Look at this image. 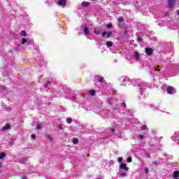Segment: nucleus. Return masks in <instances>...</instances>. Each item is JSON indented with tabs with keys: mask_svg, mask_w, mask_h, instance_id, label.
<instances>
[{
	"mask_svg": "<svg viewBox=\"0 0 179 179\" xmlns=\"http://www.w3.org/2000/svg\"><path fill=\"white\" fill-rule=\"evenodd\" d=\"M123 86H127V85H134V86H138L141 96H146V87H149V84L147 83H143L141 80H130L127 78L123 80L122 83Z\"/></svg>",
	"mask_w": 179,
	"mask_h": 179,
	"instance_id": "f257e3e1",
	"label": "nucleus"
},
{
	"mask_svg": "<svg viewBox=\"0 0 179 179\" xmlns=\"http://www.w3.org/2000/svg\"><path fill=\"white\" fill-rule=\"evenodd\" d=\"M131 59H134L136 62L141 59V54H139L138 52H133V53L131 55Z\"/></svg>",
	"mask_w": 179,
	"mask_h": 179,
	"instance_id": "f03ea898",
	"label": "nucleus"
},
{
	"mask_svg": "<svg viewBox=\"0 0 179 179\" xmlns=\"http://www.w3.org/2000/svg\"><path fill=\"white\" fill-rule=\"evenodd\" d=\"M171 139L174 142H178V143L179 144V131H177L175 134H173V136H171Z\"/></svg>",
	"mask_w": 179,
	"mask_h": 179,
	"instance_id": "7ed1b4c3",
	"label": "nucleus"
},
{
	"mask_svg": "<svg viewBox=\"0 0 179 179\" xmlns=\"http://www.w3.org/2000/svg\"><path fill=\"white\" fill-rule=\"evenodd\" d=\"M81 29H83L84 34L85 36H89L90 34V31H89V27L86 25V24H84L82 27Z\"/></svg>",
	"mask_w": 179,
	"mask_h": 179,
	"instance_id": "20e7f679",
	"label": "nucleus"
},
{
	"mask_svg": "<svg viewBox=\"0 0 179 179\" xmlns=\"http://www.w3.org/2000/svg\"><path fill=\"white\" fill-rule=\"evenodd\" d=\"M166 92L168 94H174V93H176V90L174 87L169 86L167 87Z\"/></svg>",
	"mask_w": 179,
	"mask_h": 179,
	"instance_id": "39448f33",
	"label": "nucleus"
},
{
	"mask_svg": "<svg viewBox=\"0 0 179 179\" xmlns=\"http://www.w3.org/2000/svg\"><path fill=\"white\" fill-rule=\"evenodd\" d=\"M57 5L59 6H65L66 5V0H58Z\"/></svg>",
	"mask_w": 179,
	"mask_h": 179,
	"instance_id": "423d86ee",
	"label": "nucleus"
},
{
	"mask_svg": "<svg viewBox=\"0 0 179 179\" xmlns=\"http://www.w3.org/2000/svg\"><path fill=\"white\" fill-rule=\"evenodd\" d=\"M145 54L147 55H152L153 54V50L150 48H145Z\"/></svg>",
	"mask_w": 179,
	"mask_h": 179,
	"instance_id": "0eeeda50",
	"label": "nucleus"
},
{
	"mask_svg": "<svg viewBox=\"0 0 179 179\" xmlns=\"http://www.w3.org/2000/svg\"><path fill=\"white\" fill-rule=\"evenodd\" d=\"M114 132H115V129L114 128L108 129L106 130V134H108V136H110L111 134H114Z\"/></svg>",
	"mask_w": 179,
	"mask_h": 179,
	"instance_id": "6e6552de",
	"label": "nucleus"
},
{
	"mask_svg": "<svg viewBox=\"0 0 179 179\" xmlns=\"http://www.w3.org/2000/svg\"><path fill=\"white\" fill-rule=\"evenodd\" d=\"M169 7L173 8L176 3V0H168Z\"/></svg>",
	"mask_w": 179,
	"mask_h": 179,
	"instance_id": "1a4fd4ad",
	"label": "nucleus"
},
{
	"mask_svg": "<svg viewBox=\"0 0 179 179\" xmlns=\"http://www.w3.org/2000/svg\"><path fill=\"white\" fill-rule=\"evenodd\" d=\"M120 169H122V170H126V171H128V166H127V165L125 164H121L120 166Z\"/></svg>",
	"mask_w": 179,
	"mask_h": 179,
	"instance_id": "9d476101",
	"label": "nucleus"
},
{
	"mask_svg": "<svg viewBox=\"0 0 179 179\" xmlns=\"http://www.w3.org/2000/svg\"><path fill=\"white\" fill-rule=\"evenodd\" d=\"M179 177V171H176L173 172V178H178Z\"/></svg>",
	"mask_w": 179,
	"mask_h": 179,
	"instance_id": "9b49d317",
	"label": "nucleus"
},
{
	"mask_svg": "<svg viewBox=\"0 0 179 179\" xmlns=\"http://www.w3.org/2000/svg\"><path fill=\"white\" fill-rule=\"evenodd\" d=\"M10 128V125L9 124H6L4 127H3L2 129L3 131H6Z\"/></svg>",
	"mask_w": 179,
	"mask_h": 179,
	"instance_id": "f8f14e48",
	"label": "nucleus"
},
{
	"mask_svg": "<svg viewBox=\"0 0 179 179\" xmlns=\"http://www.w3.org/2000/svg\"><path fill=\"white\" fill-rule=\"evenodd\" d=\"M94 33L95 34H96L97 36H99V34H100V29H98V28H95V29H94Z\"/></svg>",
	"mask_w": 179,
	"mask_h": 179,
	"instance_id": "ddd939ff",
	"label": "nucleus"
},
{
	"mask_svg": "<svg viewBox=\"0 0 179 179\" xmlns=\"http://www.w3.org/2000/svg\"><path fill=\"white\" fill-rule=\"evenodd\" d=\"M73 143L74 145H78V143H79V140H78L76 138H73Z\"/></svg>",
	"mask_w": 179,
	"mask_h": 179,
	"instance_id": "4468645a",
	"label": "nucleus"
},
{
	"mask_svg": "<svg viewBox=\"0 0 179 179\" xmlns=\"http://www.w3.org/2000/svg\"><path fill=\"white\" fill-rule=\"evenodd\" d=\"M6 156V154H5V152H1L0 153V159H5Z\"/></svg>",
	"mask_w": 179,
	"mask_h": 179,
	"instance_id": "2eb2a0df",
	"label": "nucleus"
},
{
	"mask_svg": "<svg viewBox=\"0 0 179 179\" xmlns=\"http://www.w3.org/2000/svg\"><path fill=\"white\" fill-rule=\"evenodd\" d=\"M43 129V124H38L37 126H36V129Z\"/></svg>",
	"mask_w": 179,
	"mask_h": 179,
	"instance_id": "dca6fc26",
	"label": "nucleus"
},
{
	"mask_svg": "<svg viewBox=\"0 0 179 179\" xmlns=\"http://www.w3.org/2000/svg\"><path fill=\"white\" fill-rule=\"evenodd\" d=\"M106 45H107V47H108V48L113 47V42H111V41H108V42H106Z\"/></svg>",
	"mask_w": 179,
	"mask_h": 179,
	"instance_id": "f3484780",
	"label": "nucleus"
},
{
	"mask_svg": "<svg viewBox=\"0 0 179 179\" xmlns=\"http://www.w3.org/2000/svg\"><path fill=\"white\" fill-rule=\"evenodd\" d=\"M20 34L22 37H26L27 34H26V31H21Z\"/></svg>",
	"mask_w": 179,
	"mask_h": 179,
	"instance_id": "a211bd4d",
	"label": "nucleus"
},
{
	"mask_svg": "<svg viewBox=\"0 0 179 179\" xmlns=\"http://www.w3.org/2000/svg\"><path fill=\"white\" fill-rule=\"evenodd\" d=\"M66 122L67 124H71L72 123V119L71 117L66 118Z\"/></svg>",
	"mask_w": 179,
	"mask_h": 179,
	"instance_id": "6ab92c4d",
	"label": "nucleus"
},
{
	"mask_svg": "<svg viewBox=\"0 0 179 179\" xmlns=\"http://www.w3.org/2000/svg\"><path fill=\"white\" fill-rule=\"evenodd\" d=\"M117 20L119 23H122V22H124V18L122 17H120L117 18Z\"/></svg>",
	"mask_w": 179,
	"mask_h": 179,
	"instance_id": "aec40b11",
	"label": "nucleus"
},
{
	"mask_svg": "<svg viewBox=\"0 0 179 179\" xmlns=\"http://www.w3.org/2000/svg\"><path fill=\"white\" fill-rule=\"evenodd\" d=\"M158 24L160 27H163L164 26V21H159Z\"/></svg>",
	"mask_w": 179,
	"mask_h": 179,
	"instance_id": "412c9836",
	"label": "nucleus"
},
{
	"mask_svg": "<svg viewBox=\"0 0 179 179\" xmlns=\"http://www.w3.org/2000/svg\"><path fill=\"white\" fill-rule=\"evenodd\" d=\"M96 93V91L94 90H92L90 91V94L91 96H94V94Z\"/></svg>",
	"mask_w": 179,
	"mask_h": 179,
	"instance_id": "4be33fe9",
	"label": "nucleus"
},
{
	"mask_svg": "<svg viewBox=\"0 0 179 179\" xmlns=\"http://www.w3.org/2000/svg\"><path fill=\"white\" fill-rule=\"evenodd\" d=\"M47 139H49L50 142H52V137L50 135L46 136Z\"/></svg>",
	"mask_w": 179,
	"mask_h": 179,
	"instance_id": "5701e85b",
	"label": "nucleus"
},
{
	"mask_svg": "<svg viewBox=\"0 0 179 179\" xmlns=\"http://www.w3.org/2000/svg\"><path fill=\"white\" fill-rule=\"evenodd\" d=\"M98 80H99V83H101L103 82V80H104V78L99 77Z\"/></svg>",
	"mask_w": 179,
	"mask_h": 179,
	"instance_id": "b1692460",
	"label": "nucleus"
},
{
	"mask_svg": "<svg viewBox=\"0 0 179 179\" xmlns=\"http://www.w3.org/2000/svg\"><path fill=\"white\" fill-rule=\"evenodd\" d=\"M120 177H127V173L122 172L120 173Z\"/></svg>",
	"mask_w": 179,
	"mask_h": 179,
	"instance_id": "393cba45",
	"label": "nucleus"
},
{
	"mask_svg": "<svg viewBox=\"0 0 179 179\" xmlns=\"http://www.w3.org/2000/svg\"><path fill=\"white\" fill-rule=\"evenodd\" d=\"M112 34H113V32H108L107 36H106L107 38H110V37H111Z\"/></svg>",
	"mask_w": 179,
	"mask_h": 179,
	"instance_id": "a878e982",
	"label": "nucleus"
},
{
	"mask_svg": "<svg viewBox=\"0 0 179 179\" xmlns=\"http://www.w3.org/2000/svg\"><path fill=\"white\" fill-rule=\"evenodd\" d=\"M147 128H148V126H146V125H143V126L141 127L142 131L146 130Z\"/></svg>",
	"mask_w": 179,
	"mask_h": 179,
	"instance_id": "bb28decb",
	"label": "nucleus"
},
{
	"mask_svg": "<svg viewBox=\"0 0 179 179\" xmlns=\"http://www.w3.org/2000/svg\"><path fill=\"white\" fill-rule=\"evenodd\" d=\"M83 6H89V3L86 1L83 2Z\"/></svg>",
	"mask_w": 179,
	"mask_h": 179,
	"instance_id": "cd10ccee",
	"label": "nucleus"
},
{
	"mask_svg": "<svg viewBox=\"0 0 179 179\" xmlns=\"http://www.w3.org/2000/svg\"><path fill=\"white\" fill-rule=\"evenodd\" d=\"M113 99H108V104H110V106H111V104H113Z\"/></svg>",
	"mask_w": 179,
	"mask_h": 179,
	"instance_id": "c85d7f7f",
	"label": "nucleus"
},
{
	"mask_svg": "<svg viewBox=\"0 0 179 179\" xmlns=\"http://www.w3.org/2000/svg\"><path fill=\"white\" fill-rule=\"evenodd\" d=\"M57 128H58V129H61L62 131L64 130V127H62V124H59V125L57 126Z\"/></svg>",
	"mask_w": 179,
	"mask_h": 179,
	"instance_id": "c756f323",
	"label": "nucleus"
},
{
	"mask_svg": "<svg viewBox=\"0 0 179 179\" xmlns=\"http://www.w3.org/2000/svg\"><path fill=\"white\" fill-rule=\"evenodd\" d=\"M25 43H27V40L24 38H22V44H24Z\"/></svg>",
	"mask_w": 179,
	"mask_h": 179,
	"instance_id": "7c9ffc66",
	"label": "nucleus"
},
{
	"mask_svg": "<svg viewBox=\"0 0 179 179\" xmlns=\"http://www.w3.org/2000/svg\"><path fill=\"white\" fill-rule=\"evenodd\" d=\"M106 27H107L108 29H111V27H113V24H108L106 25Z\"/></svg>",
	"mask_w": 179,
	"mask_h": 179,
	"instance_id": "2f4dec72",
	"label": "nucleus"
},
{
	"mask_svg": "<svg viewBox=\"0 0 179 179\" xmlns=\"http://www.w3.org/2000/svg\"><path fill=\"white\" fill-rule=\"evenodd\" d=\"M138 139H143L144 136L142 134H140V135H138Z\"/></svg>",
	"mask_w": 179,
	"mask_h": 179,
	"instance_id": "473e14b6",
	"label": "nucleus"
},
{
	"mask_svg": "<svg viewBox=\"0 0 179 179\" xmlns=\"http://www.w3.org/2000/svg\"><path fill=\"white\" fill-rule=\"evenodd\" d=\"M118 162H119V163H120V164H122V157H119Z\"/></svg>",
	"mask_w": 179,
	"mask_h": 179,
	"instance_id": "72a5a7b5",
	"label": "nucleus"
},
{
	"mask_svg": "<svg viewBox=\"0 0 179 179\" xmlns=\"http://www.w3.org/2000/svg\"><path fill=\"white\" fill-rule=\"evenodd\" d=\"M132 162V158L128 157L127 158V163H131Z\"/></svg>",
	"mask_w": 179,
	"mask_h": 179,
	"instance_id": "f704fd0d",
	"label": "nucleus"
},
{
	"mask_svg": "<svg viewBox=\"0 0 179 179\" xmlns=\"http://www.w3.org/2000/svg\"><path fill=\"white\" fill-rule=\"evenodd\" d=\"M144 171H145V173L146 174H148V173H149V170L148 169V168H145V169H144Z\"/></svg>",
	"mask_w": 179,
	"mask_h": 179,
	"instance_id": "c9c22d12",
	"label": "nucleus"
},
{
	"mask_svg": "<svg viewBox=\"0 0 179 179\" xmlns=\"http://www.w3.org/2000/svg\"><path fill=\"white\" fill-rule=\"evenodd\" d=\"M32 139H35L36 138H37V136L32 134L31 136Z\"/></svg>",
	"mask_w": 179,
	"mask_h": 179,
	"instance_id": "e433bc0d",
	"label": "nucleus"
},
{
	"mask_svg": "<svg viewBox=\"0 0 179 179\" xmlns=\"http://www.w3.org/2000/svg\"><path fill=\"white\" fill-rule=\"evenodd\" d=\"M106 35H107V32L103 31V32L102 33L103 37L106 36Z\"/></svg>",
	"mask_w": 179,
	"mask_h": 179,
	"instance_id": "4c0bfd02",
	"label": "nucleus"
},
{
	"mask_svg": "<svg viewBox=\"0 0 179 179\" xmlns=\"http://www.w3.org/2000/svg\"><path fill=\"white\" fill-rule=\"evenodd\" d=\"M122 107H127V103H125L124 102H122Z\"/></svg>",
	"mask_w": 179,
	"mask_h": 179,
	"instance_id": "58836bf2",
	"label": "nucleus"
},
{
	"mask_svg": "<svg viewBox=\"0 0 179 179\" xmlns=\"http://www.w3.org/2000/svg\"><path fill=\"white\" fill-rule=\"evenodd\" d=\"M48 85H50V83H45V88L48 87Z\"/></svg>",
	"mask_w": 179,
	"mask_h": 179,
	"instance_id": "ea45409f",
	"label": "nucleus"
},
{
	"mask_svg": "<svg viewBox=\"0 0 179 179\" xmlns=\"http://www.w3.org/2000/svg\"><path fill=\"white\" fill-rule=\"evenodd\" d=\"M152 164H153L154 166H157V162H152Z\"/></svg>",
	"mask_w": 179,
	"mask_h": 179,
	"instance_id": "a19ab883",
	"label": "nucleus"
},
{
	"mask_svg": "<svg viewBox=\"0 0 179 179\" xmlns=\"http://www.w3.org/2000/svg\"><path fill=\"white\" fill-rule=\"evenodd\" d=\"M155 71H160V66H158L157 67V69H155Z\"/></svg>",
	"mask_w": 179,
	"mask_h": 179,
	"instance_id": "79ce46f5",
	"label": "nucleus"
},
{
	"mask_svg": "<svg viewBox=\"0 0 179 179\" xmlns=\"http://www.w3.org/2000/svg\"><path fill=\"white\" fill-rule=\"evenodd\" d=\"M138 41H142V38H138Z\"/></svg>",
	"mask_w": 179,
	"mask_h": 179,
	"instance_id": "37998d69",
	"label": "nucleus"
},
{
	"mask_svg": "<svg viewBox=\"0 0 179 179\" xmlns=\"http://www.w3.org/2000/svg\"><path fill=\"white\" fill-rule=\"evenodd\" d=\"M22 179H27V178H26V176H23Z\"/></svg>",
	"mask_w": 179,
	"mask_h": 179,
	"instance_id": "c03bdc74",
	"label": "nucleus"
},
{
	"mask_svg": "<svg viewBox=\"0 0 179 179\" xmlns=\"http://www.w3.org/2000/svg\"><path fill=\"white\" fill-rule=\"evenodd\" d=\"M73 101H76V98H75V97L73 99Z\"/></svg>",
	"mask_w": 179,
	"mask_h": 179,
	"instance_id": "a18cd8bd",
	"label": "nucleus"
},
{
	"mask_svg": "<svg viewBox=\"0 0 179 179\" xmlns=\"http://www.w3.org/2000/svg\"><path fill=\"white\" fill-rule=\"evenodd\" d=\"M27 44H29H29H31V42H30V41H29V42H27Z\"/></svg>",
	"mask_w": 179,
	"mask_h": 179,
	"instance_id": "49530a36",
	"label": "nucleus"
},
{
	"mask_svg": "<svg viewBox=\"0 0 179 179\" xmlns=\"http://www.w3.org/2000/svg\"><path fill=\"white\" fill-rule=\"evenodd\" d=\"M24 162H26V158H23Z\"/></svg>",
	"mask_w": 179,
	"mask_h": 179,
	"instance_id": "de8ad7c7",
	"label": "nucleus"
},
{
	"mask_svg": "<svg viewBox=\"0 0 179 179\" xmlns=\"http://www.w3.org/2000/svg\"><path fill=\"white\" fill-rule=\"evenodd\" d=\"M96 179H101V178H97Z\"/></svg>",
	"mask_w": 179,
	"mask_h": 179,
	"instance_id": "09e8293b",
	"label": "nucleus"
},
{
	"mask_svg": "<svg viewBox=\"0 0 179 179\" xmlns=\"http://www.w3.org/2000/svg\"><path fill=\"white\" fill-rule=\"evenodd\" d=\"M1 164H0V167H1Z\"/></svg>",
	"mask_w": 179,
	"mask_h": 179,
	"instance_id": "8fccbe9b",
	"label": "nucleus"
},
{
	"mask_svg": "<svg viewBox=\"0 0 179 179\" xmlns=\"http://www.w3.org/2000/svg\"><path fill=\"white\" fill-rule=\"evenodd\" d=\"M175 179H178V178H175Z\"/></svg>",
	"mask_w": 179,
	"mask_h": 179,
	"instance_id": "3c124183",
	"label": "nucleus"
}]
</instances>
